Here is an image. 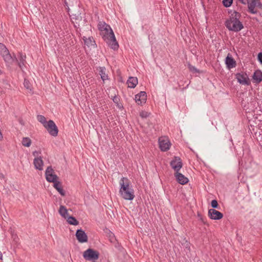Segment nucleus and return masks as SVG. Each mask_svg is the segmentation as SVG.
<instances>
[{"instance_id": "nucleus-1", "label": "nucleus", "mask_w": 262, "mask_h": 262, "mask_svg": "<svg viewBox=\"0 0 262 262\" xmlns=\"http://www.w3.org/2000/svg\"><path fill=\"white\" fill-rule=\"evenodd\" d=\"M98 28L101 31L100 34L103 40L108 46L114 50H117L119 45L110 26L104 22L100 23L98 25Z\"/></svg>"}, {"instance_id": "nucleus-2", "label": "nucleus", "mask_w": 262, "mask_h": 262, "mask_svg": "<svg viewBox=\"0 0 262 262\" xmlns=\"http://www.w3.org/2000/svg\"><path fill=\"white\" fill-rule=\"evenodd\" d=\"M119 184L120 196L124 200H133L135 198L134 191L129 180L126 177H122L119 181Z\"/></svg>"}, {"instance_id": "nucleus-3", "label": "nucleus", "mask_w": 262, "mask_h": 262, "mask_svg": "<svg viewBox=\"0 0 262 262\" xmlns=\"http://www.w3.org/2000/svg\"><path fill=\"white\" fill-rule=\"evenodd\" d=\"M241 17L240 13L234 11L231 13L229 18L225 22L226 27L229 30L235 32H239L243 29L244 26L239 20Z\"/></svg>"}, {"instance_id": "nucleus-4", "label": "nucleus", "mask_w": 262, "mask_h": 262, "mask_svg": "<svg viewBox=\"0 0 262 262\" xmlns=\"http://www.w3.org/2000/svg\"><path fill=\"white\" fill-rule=\"evenodd\" d=\"M0 54L3 57L7 66H10L14 62L13 56L10 54L8 49L3 43H0Z\"/></svg>"}, {"instance_id": "nucleus-5", "label": "nucleus", "mask_w": 262, "mask_h": 262, "mask_svg": "<svg viewBox=\"0 0 262 262\" xmlns=\"http://www.w3.org/2000/svg\"><path fill=\"white\" fill-rule=\"evenodd\" d=\"M248 11L251 14H256L257 11L255 8L262 9V4L260 0H247Z\"/></svg>"}, {"instance_id": "nucleus-6", "label": "nucleus", "mask_w": 262, "mask_h": 262, "mask_svg": "<svg viewBox=\"0 0 262 262\" xmlns=\"http://www.w3.org/2000/svg\"><path fill=\"white\" fill-rule=\"evenodd\" d=\"M83 256L86 260H96L99 258V253L96 250L89 248L83 252Z\"/></svg>"}, {"instance_id": "nucleus-7", "label": "nucleus", "mask_w": 262, "mask_h": 262, "mask_svg": "<svg viewBox=\"0 0 262 262\" xmlns=\"http://www.w3.org/2000/svg\"><path fill=\"white\" fill-rule=\"evenodd\" d=\"M49 133L52 136L56 137L58 135V129L55 123L53 120H49L44 126Z\"/></svg>"}, {"instance_id": "nucleus-8", "label": "nucleus", "mask_w": 262, "mask_h": 262, "mask_svg": "<svg viewBox=\"0 0 262 262\" xmlns=\"http://www.w3.org/2000/svg\"><path fill=\"white\" fill-rule=\"evenodd\" d=\"M46 179L49 182L54 183L58 179L57 176L54 174V171L51 166H48L45 172Z\"/></svg>"}, {"instance_id": "nucleus-9", "label": "nucleus", "mask_w": 262, "mask_h": 262, "mask_svg": "<svg viewBox=\"0 0 262 262\" xmlns=\"http://www.w3.org/2000/svg\"><path fill=\"white\" fill-rule=\"evenodd\" d=\"M170 165L174 170L175 172H179L182 167L183 163L179 157L174 156L170 162Z\"/></svg>"}, {"instance_id": "nucleus-10", "label": "nucleus", "mask_w": 262, "mask_h": 262, "mask_svg": "<svg viewBox=\"0 0 262 262\" xmlns=\"http://www.w3.org/2000/svg\"><path fill=\"white\" fill-rule=\"evenodd\" d=\"M235 77L240 84L246 85H250V81L246 73H238L235 75Z\"/></svg>"}, {"instance_id": "nucleus-11", "label": "nucleus", "mask_w": 262, "mask_h": 262, "mask_svg": "<svg viewBox=\"0 0 262 262\" xmlns=\"http://www.w3.org/2000/svg\"><path fill=\"white\" fill-rule=\"evenodd\" d=\"M147 95L145 92L141 91L139 94L135 95V100L139 105H142L146 102Z\"/></svg>"}, {"instance_id": "nucleus-12", "label": "nucleus", "mask_w": 262, "mask_h": 262, "mask_svg": "<svg viewBox=\"0 0 262 262\" xmlns=\"http://www.w3.org/2000/svg\"><path fill=\"white\" fill-rule=\"evenodd\" d=\"M208 216L212 220H220L223 217V214L214 209H210L208 210Z\"/></svg>"}, {"instance_id": "nucleus-13", "label": "nucleus", "mask_w": 262, "mask_h": 262, "mask_svg": "<svg viewBox=\"0 0 262 262\" xmlns=\"http://www.w3.org/2000/svg\"><path fill=\"white\" fill-rule=\"evenodd\" d=\"M76 236L79 243H83L88 242V236L84 230H76Z\"/></svg>"}, {"instance_id": "nucleus-14", "label": "nucleus", "mask_w": 262, "mask_h": 262, "mask_svg": "<svg viewBox=\"0 0 262 262\" xmlns=\"http://www.w3.org/2000/svg\"><path fill=\"white\" fill-rule=\"evenodd\" d=\"M159 142L160 149L163 151H167L171 145V143L167 139L159 138Z\"/></svg>"}, {"instance_id": "nucleus-15", "label": "nucleus", "mask_w": 262, "mask_h": 262, "mask_svg": "<svg viewBox=\"0 0 262 262\" xmlns=\"http://www.w3.org/2000/svg\"><path fill=\"white\" fill-rule=\"evenodd\" d=\"M225 63L227 68L228 69L235 68L236 66V63L234 58L232 57L230 54H228L225 59Z\"/></svg>"}, {"instance_id": "nucleus-16", "label": "nucleus", "mask_w": 262, "mask_h": 262, "mask_svg": "<svg viewBox=\"0 0 262 262\" xmlns=\"http://www.w3.org/2000/svg\"><path fill=\"white\" fill-rule=\"evenodd\" d=\"M174 176L179 183L182 185L186 184L188 182V179L179 171L174 172Z\"/></svg>"}, {"instance_id": "nucleus-17", "label": "nucleus", "mask_w": 262, "mask_h": 262, "mask_svg": "<svg viewBox=\"0 0 262 262\" xmlns=\"http://www.w3.org/2000/svg\"><path fill=\"white\" fill-rule=\"evenodd\" d=\"M253 82L258 84L262 81V72L259 70H256L252 76Z\"/></svg>"}, {"instance_id": "nucleus-18", "label": "nucleus", "mask_w": 262, "mask_h": 262, "mask_svg": "<svg viewBox=\"0 0 262 262\" xmlns=\"http://www.w3.org/2000/svg\"><path fill=\"white\" fill-rule=\"evenodd\" d=\"M14 59V61H16L19 67L23 70V67L25 66L26 63V55H24L22 53L19 54V60L18 61L15 56L13 57Z\"/></svg>"}, {"instance_id": "nucleus-19", "label": "nucleus", "mask_w": 262, "mask_h": 262, "mask_svg": "<svg viewBox=\"0 0 262 262\" xmlns=\"http://www.w3.org/2000/svg\"><path fill=\"white\" fill-rule=\"evenodd\" d=\"M97 70L99 75L101 76V78L103 82H104L105 80L108 79V75L106 73V70L104 67H99Z\"/></svg>"}, {"instance_id": "nucleus-20", "label": "nucleus", "mask_w": 262, "mask_h": 262, "mask_svg": "<svg viewBox=\"0 0 262 262\" xmlns=\"http://www.w3.org/2000/svg\"><path fill=\"white\" fill-rule=\"evenodd\" d=\"M53 186L61 196H64L66 195V192L63 189L62 184L60 182L57 181V182H55L54 183Z\"/></svg>"}, {"instance_id": "nucleus-21", "label": "nucleus", "mask_w": 262, "mask_h": 262, "mask_svg": "<svg viewBox=\"0 0 262 262\" xmlns=\"http://www.w3.org/2000/svg\"><path fill=\"white\" fill-rule=\"evenodd\" d=\"M33 163L36 169H38L39 170H42L43 163L41 157L35 158L34 159Z\"/></svg>"}, {"instance_id": "nucleus-22", "label": "nucleus", "mask_w": 262, "mask_h": 262, "mask_svg": "<svg viewBox=\"0 0 262 262\" xmlns=\"http://www.w3.org/2000/svg\"><path fill=\"white\" fill-rule=\"evenodd\" d=\"M128 87L130 88H134L138 84V79L135 77H130L127 81Z\"/></svg>"}, {"instance_id": "nucleus-23", "label": "nucleus", "mask_w": 262, "mask_h": 262, "mask_svg": "<svg viewBox=\"0 0 262 262\" xmlns=\"http://www.w3.org/2000/svg\"><path fill=\"white\" fill-rule=\"evenodd\" d=\"M82 39L84 41V44L88 47L95 46V45H96L95 41L94 40L92 37L86 38V37L83 36Z\"/></svg>"}, {"instance_id": "nucleus-24", "label": "nucleus", "mask_w": 262, "mask_h": 262, "mask_svg": "<svg viewBox=\"0 0 262 262\" xmlns=\"http://www.w3.org/2000/svg\"><path fill=\"white\" fill-rule=\"evenodd\" d=\"M71 16V19L73 20V23L78 24L79 26L80 21H82V16L80 15V14H72Z\"/></svg>"}, {"instance_id": "nucleus-25", "label": "nucleus", "mask_w": 262, "mask_h": 262, "mask_svg": "<svg viewBox=\"0 0 262 262\" xmlns=\"http://www.w3.org/2000/svg\"><path fill=\"white\" fill-rule=\"evenodd\" d=\"M31 140L28 137H24L21 143L25 147H29L31 144Z\"/></svg>"}, {"instance_id": "nucleus-26", "label": "nucleus", "mask_w": 262, "mask_h": 262, "mask_svg": "<svg viewBox=\"0 0 262 262\" xmlns=\"http://www.w3.org/2000/svg\"><path fill=\"white\" fill-rule=\"evenodd\" d=\"M107 231H108L107 232V234L109 238L110 241L112 243H114L117 241L114 233L112 232L111 230Z\"/></svg>"}, {"instance_id": "nucleus-27", "label": "nucleus", "mask_w": 262, "mask_h": 262, "mask_svg": "<svg viewBox=\"0 0 262 262\" xmlns=\"http://www.w3.org/2000/svg\"><path fill=\"white\" fill-rule=\"evenodd\" d=\"M59 213L62 216L66 217V215L68 213V211L64 206L61 205L60 206L59 209Z\"/></svg>"}, {"instance_id": "nucleus-28", "label": "nucleus", "mask_w": 262, "mask_h": 262, "mask_svg": "<svg viewBox=\"0 0 262 262\" xmlns=\"http://www.w3.org/2000/svg\"><path fill=\"white\" fill-rule=\"evenodd\" d=\"M67 221L69 224L73 225H77L78 224V222L75 219V217L73 216H69L67 220Z\"/></svg>"}, {"instance_id": "nucleus-29", "label": "nucleus", "mask_w": 262, "mask_h": 262, "mask_svg": "<svg viewBox=\"0 0 262 262\" xmlns=\"http://www.w3.org/2000/svg\"><path fill=\"white\" fill-rule=\"evenodd\" d=\"M11 234L12 236V238L13 239V241L16 245H18L19 244V238L16 233H14V230L11 231Z\"/></svg>"}, {"instance_id": "nucleus-30", "label": "nucleus", "mask_w": 262, "mask_h": 262, "mask_svg": "<svg viewBox=\"0 0 262 262\" xmlns=\"http://www.w3.org/2000/svg\"><path fill=\"white\" fill-rule=\"evenodd\" d=\"M37 118L38 121L43 124V126H45V125H46V124L48 123L46 121V118L43 115H38L37 116Z\"/></svg>"}, {"instance_id": "nucleus-31", "label": "nucleus", "mask_w": 262, "mask_h": 262, "mask_svg": "<svg viewBox=\"0 0 262 262\" xmlns=\"http://www.w3.org/2000/svg\"><path fill=\"white\" fill-rule=\"evenodd\" d=\"M188 67L189 71L194 73H200V72L199 70H198L195 67L192 66L190 63H189L188 64Z\"/></svg>"}, {"instance_id": "nucleus-32", "label": "nucleus", "mask_w": 262, "mask_h": 262, "mask_svg": "<svg viewBox=\"0 0 262 262\" xmlns=\"http://www.w3.org/2000/svg\"><path fill=\"white\" fill-rule=\"evenodd\" d=\"M222 2L224 6L227 8L231 6L233 3V0H223Z\"/></svg>"}, {"instance_id": "nucleus-33", "label": "nucleus", "mask_w": 262, "mask_h": 262, "mask_svg": "<svg viewBox=\"0 0 262 262\" xmlns=\"http://www.w3.org/2000/svg\"><path fill=\"white\" fill-rule=\"evenodd\" d=\"M184 242L182 243V245L184 246V247L185 249H187L188 251H190V243H189L187 241L185 240V239H184Z\"/></svg>"}, {"instance_id": "nucleus-34", "label": "nucleus", "mask_w": 262, "mask_h": 262, "mask_svg": "<svg viewBox=\"0 0 262 262\" xmlns=\"http://www.w3.org/2000/svg\"><path fill=\"white\" fill-rule=\"evenodd\" d=\"M149 115V114L146 111H141L140 113V116L142 118H146Z\"/></svg>"}, {"instance_id": "nucleus-35", "label": "nucleus", "mask_w": 262, "mask_h": 262, "mask_svg": "<svg viewBox=\"0 0 262 262\" xmlns=\"http://www.w3.org/2000/svg\"><path fill=\"white\" fill-rule=\"evenodd\" d=\"M211 207L213 208L212 209L219 208V204L216 200H213L211 201Z\"/></svg>"}, {"instance_id": "nucleus-36", "label": "nucleus", "mask_w": 262, "mask_h": 262, "mask_svg": "<svg viewBox=\"0 0 262 262\" xmlns=\"http://www.w3.org/2000/svg\"><path fill=\"white\" fill-rule=\"evenodd\" d=\"M24 86L26 89H31V86H30V82L29 81V80H27L26 79L24 80Z\"/></svg>"}, {"instance_id": "nucleus-37", "label": "nucleus", "mask_w": 262, "mask_h": 262, "mask_svg": "<svg viewBox=\"0 0 262 262\" xmlns=\"http://www.w3.org/2000/svg\"><path fill=\"white\" fill-rule=\"evenodd\" d=\"M257 59L259 62L262 64V52H260L258 54Z\"/></svg>"}, {"instance_id": "nucleus-38", "label": "nucleus", "mask_w": 262, "mask_h": 262, "mask_svg": "<svg viewBox=\"0 0 262 262\" xmlns=\"http://www.w3.org/2000/svg\"><path fill=\"white\" fill-rule=\"evenodd\" d=\"M38 155V152L37 151H35L33 152V155L34 156H36Z\"/></svg>"}, {"instance_id": "nucleus-39", "label": "nucleus", "mask_w": 262, "mask_h": 262, "mask_svg": "<svg viewBox=\"0 0 262 262\" xmlns=\"http://www.w3.org/2000/svg\"><path fill=\"white\" fill-rule=\"evenodd\" d=\"M0 259L1 260L3 259V254H2V253L1 251H0Z\"/></svg>"}, {"instance_id": "nucleus-40", "label": "nucleus", "mask_w": 262, "mask_h": 262, "mask_svg": "<svg viewBox=\"0 0 262 262\" xmlns=\"http://www.w3.org/2000/svg\"><path fill=\"white\" fill-rule=\"evenodd\" d=\"M113 101L114 102H116V101H117V98L116 97H114V98L113 99Z\"/></svg>"}, {"instance_id": "nucleus-41", "label": "nucleus", "mask_w": 262, "mask_h": 262, "mask_svg": "<svg viewBox=\"0 0 262 262\" xmlns=\"http://www.w3.org/2000/svg\"><path fill=\"white\" fill-rule=\"evenodd\" d=\"M2 73V71L0 70V75Z\"/></svg>"}]
</instances>
